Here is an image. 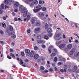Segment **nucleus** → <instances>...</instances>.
Listing matches in <instances>:
<instances>
[{
	"label": "nucleus",
	"mask_w": 79,
	"mask_h": 79,
	"mask_svg": "<svg viewBox=\"0 0 79 79\" xmlns=\"http://www.w3.org/2000/svg\"><path fill=\"white\" fill-rule=\"evenodd\" d=\"M35 31H40V29L39 28H36L35 29Z\"/></svg>",
	"instance_id": "f3484780"
},
{
	"label": "nucleus",
	"mask_w": 79,
	"mask_h": 79,
	"mask_svg": "<svg viewBox=\"0 0 79 79\" xmlns=\"http://www.w3.org/2000/svg\"><path fill=\"white\" fill-rule=\"evenodd\" d=\"M34 12L35 13H37L38 11H39L38 9H34L33 10Z\"/></svg>",
	"instance_id": "b1692460"
},
{
	"label": "nucleus",
	"mask_w": 79,
	"mask_h": 79,
	"mask_svg": "<svg viewBox=\"0 0 79 79\" xmlns=\"http://www.w3.org/2000/svg\"><path fill=\"white\" fill-rule=\"evenodd\" d=\"M55 69L56 71H58V69H57V68L56 67H55Z\"/></svg>",
	"instance_id": "69168bd1"
},
{
	"label": "nucleus",
	"mask_w": 79,
	"mask_h": 79,
	"mask_svg": "<svg viewBox=\"0 0 79 79\" xmlns=\"http://www.w3.org/2000/svg\"><path fill=\"white\" fill-rule=\"evenodd\" d=\"M66 47V44H61L59 45V48H60V49H61V50H63L64 48H65V47Z\"/></svg>",
	"instance_id": "7ed1b4c3"
},
{
	"label": "nucleus",
	"mask_w": 79,
	"mask_h": 79,
	"mask_svg": "<svg viewBox=\"0 0 79 79\" xmlns=\"http://www.w3.org/2000/svg\"><path fill=\"white\" fill-rule=\"evenodd\" d=\"M31 23L32 24H35V19L34 18H33L31 19Z\"/></svg>",
	"instance_id": "ddd939ff"
},
{
	"label": "nucleus",
	"mask_w": 79,
	"mask_h": 79,
	"mask_svg": "<svg viewBox=\"0 0 79 79\" xmlns=\"http://www.w3.org/2000/svg\"><path fill=\"white\" fill-rule=\"evenodd\" d=\"M44 38L46 40H48L49 39V37L47 35H45L44 36Z\"/></svg>",
	"instance_id": "2eb2a0df"
},
{
	"label": "nucleus",
	"mask_w": 79,
	"mask_h": 79,
	"mask_svg": "<svg viewBox=\"0 0 79 79\" xmlns=\"http://www.w3.org/2000/svg\"><path fill=\"white\" fill-rule=\"evenodd\" d=\"M76 51V49H73L71 51H70V55H73L74 52H75Z\"/></svg>",
	"instance_id": "423d86ee"
},
{
	"label": "nucleus",
	"mask_w": 79,
	"mask_h": 79,
	"mask_svg": "<svg viewBox=\"0 0 79 79\" xmlns=\"http://www.w3.org/2000/svg\"><path fill=\"white\" fill-rule=\"evenodd\" d=\"M3 13V10L2 8H0V14H2Z\"/></svg>",
	"instance_id": "2f4dec72"
},
{
	"label": "nucleus",
	"mask_w": 79,
	"mask_h": 79,
	"mask_svg": "<svg viewBox=\"0 0 79 79\" xmlns=\"http://www.w3.org/2000/svg\"><path fill=\"white\" fill-rule=\"evenodd\" d=\"M2 18L3 19H4V20H6V17H2Z\"/></svg>",
	"instance_id": "3c124183"
},
{
	"label": "nucleus",
	"mask_w": 79,
	"mask_h": 79,
	"mask_svg": "<svg viewBox=\"0 0 79 79\" xmlns=\"http://www.w3.org/2000/svg\"><path fill=\"white\" fill-rule=\"evenodd\" d=\"M74 35H76L77 37L79 39V35H77L76 33H74Z\"/></svg>",
	"instance_id": "58836bf2"
},
{
	"label": "nucleus",
	"mask_w": 79,
	"mask_h": 79,
	"mask_svg": "<svg viewBox=\"0 0 79 79\" xmlns=\"http://www.w3.org/2000/svg\"><path fill=\"white\" fill-rule=\"evenodd\" d=\"M48 32H49V33H51V32L52 31V29L50 28H48Z\"/></svg>",
	"instance_id": "aec40b11"
},
{
	"label": "nucleus",
	"mask_w": 79,
	"mask_h": 79,
	"mask_svg": "<svg viewBox=\"0 0 79 79\" xmlns=\"http://www.w3.org/2000/svg\"><path fill=\"white\" fill-rule=\"evenodd\" d=\"M34 4L35 5H37L38 4V1L37 0H35L34 2Z\"/></svg>",
	"instance_id": "4be33fe9"
},
{
	"label": "nucleus",
	"mask_w": 79,
	"mask_h": 79,
	"mask_svg": "<svg viewBox=\"0 0 79 79\" xmlns=\"http://www.w3.org/2000/svg\"><path fill=\"white\" fill-rule=\"evenodd\" d=\"M18 9H15V10H14V11H15V12H18Z\"/></svg>",
	"instance_id": "603ef678"
},
{
	"label": "nucleus",
	"mask_w": 79,
	"mask_h": 79,
	"mask_svg": "<svg viewBox=\"0 0 79 79\" xmlns=\"http://www.w3.org/2000/svg\"><path fill=\"white\" fill-rule=\"evenodd\" d=\"M37 44H41V40H37Z\"/></svg>",
	"instance_id": "393cba45"
},
{
	"label": "nucleus",
	"mask_w": 79,
	"mask_h": 79,
	"mask_svg": "<svg viewBox=\"0 0 79 79\" xmlns=\"http://www.w3.org/2000/svg\"><path fill=\"white\" fill-rule=\"evenodd\" d=\"M14 19L15 21H18V19L16 18H14Z\"/></svg>",
	"instance_id": "49530a36"
},
{
	"label": "nucleus",
	"mask_w": 79,
	"mask_h": 79,
	"mask_svg": "<svg viewBox=\"0 0 79 79\" xmlns=\"http://www.w3.org/2000/svg\"><path fill=\"white\" fill-rule=\"evenodd\" d=\"M39 58V55L35 54L34 56V58L35 60H37Z\"/></svg>",
	"instance_id": "1a4fd4ad"
},
{
	"label": "nucleus",
	"mask_w": 79,
	"mask_h": 79,
	"mask_svg": "<svg viewBox=\"0 0 79 79\" xmlns=\"http://www.w3.org/2000/svg\"><path fill=\"white\" fill-rule=\"evenodd\" d=\"M18 20L19 21H22V20H21V18H18Z\"/></svg>",
	"instance_id": "bf43d9fd"
},
{
	"label": "nucleus",
	"mask_w": 79,
	"mask_h": 79,
	"mask_svg": "<svg viewBox=\"0 0 79 79\" xmlns=\"http://www.w3.org/2000/svg\"><path fill=\"white\" fill-rule=\"evenodd\" d=\"M28 33H30L31 32V30H28L27 31Z\"/></svg>",
	"instance_id": "680f3d73"
},
{
	"label": "nucleus",
	"mask_w": 79,
	"mask_h": 79,
	"mask_svg": "<svg viewBox=\"0 0 79 79\" xmlns=\"http://www.w3.org/2000/svg\"><path fill=\"white\" fill-rule=\"evenodd\" d=\"M36 24L37 26H40V23L39 22H37L36 23Z\"/></svg>",
	"instance_id": "cd10ccee"
},
{
	"label": "nucleus",
	"mask_w": 79,
	"mask_h": 79,
	"mask_svg": "<svg viewBox=\"0 0 79 79\" xmlns=\"http://www.w3.org/2000/svg\"><path fill=\"white\" fill-rule=\"evenodd\" d=\"M58 64L59 65H61V64H63V63L59 62L58 63Z\"/></svg>",
	"instance_id": "864d4df0"
},
{
	"label": "nucleus",
	"mask_w": 79,
	"mask_h": 79,
	"mask_svg": "<svg viewBox=\"0 0 79 79\" xmlns=\"http://www.w3.org/2000/svg\"><path fill=\"white\" fill-rule=\"evenodd\" d=\"M36 8L38 9L39 10L42 8V7L40 5H39L36 7Z\"/></svg>",
	"instance_id": "0eeeda50"
},
{
	"label": "nucleus",
	"mask_w": 79,
	"mask_h": 79,
	"mask_svg": "<svg viewBox=\"0 0 79 79\" xmlns=\"http://www.w3.org/2000/svg\"><path fill=\"white\" fill-rule=\"evenodd\" d=\"M60 61H65L66 60H65V59L63 58H62V59H60Z\"/></svg>",
	"instance_id": "4c0bfd02"
},
{
	"label": "nucleus",
	"mask_w": 79,
	"mask_h": 79,
	"mask_svg": "<svg viewBox=\"0 0 79 79\" xmlns=\"http://www.w3.org/2000/svg\"><path fill=\"white\" fill-rule=\"evenodd\" d=\"M25 52H26L27 55V56H29L30 55L31 51L29 49H26Z\"/></svg>",
	"instance_id": "20e7f679"
},
{
	"label": "nucleus",
	"mask_w": 79,
	"mask_h": 79,
	"mask_svg": "<svg viewBox=\"0 0 79 79\" xmlns=\"http://www.w3.org/2000/svg\"><path fill=\"white\" fill-rule=\"evenodd\" d=\"M64 68H65V69L67 68V65H64Z\"/></svg>",
	"instance_id": "052dcab7"
},
{
	"label": "nucleus",
	"mask_w": 79,
	"mask_h": 79,
	"mask_svg": "<svg viewBox=\"0 0 79 79\" xmlns=\"http://www.w3.org/2000/svg\"><path fill=\"white\" fill-rule=\"evenodd\" d=\"M45 41L41 40V44H45Z\"/></svg>",
	"instance_id": "7c9ffc66"
},
{
	"label": "nucleus",
	"mask_w": 79,
	"mask_h": 79,
	"mask_svg": "<svg viewBox=\"0 0 79 79\" xmlns=\"http://www.w3.org/2000/svg\"><path fill=\"white\" fill-rule=\"evenodd\" d=\"M34 53L33 52H31L30 53V56L31 57H33Z\"/></svg>",
	"instance_id": "a211bd4d"
},
{
	"label": "nucleus",
	"mask_w": 79,
	"mask_h": 79,
	"mask_svg": "<svg viewBox=\"0 0 79 79\" xmlns=\"http://www.w3.org/2000/svg\"><path fill=\"white\" fill-rule=\"evenodd\" d=\"M41 47L43 48H46V46L45 44H42L41 45Z\"/></svg>",
	"instance_id": "c85d7f7f"
},
{
	"label": "nucleus",
	"mask_w": 79,
	"mask_h": 79,
	"mask_svg": "<svg viewBox=\"0 0 79 79\" xmlns=\"http://www.w3.org/2000/svg\"><path fill=\"white\" fill-rule=\"evenodd\" d=\"M39 2L40 5H41V4H42V1H40Z\"/></svg>",
	"instance_id": "13d9d810"
},
{
	"label": "nucleus",
	"mask_w": 79,
	"mask_h": 79,
	"mask_svg": "<svg viewBox=\"0 0 79 79\" xmlns=\"http://www.w3.org/2000/svg\"><path fill=\"white\" fill-rule=\"evenodd\" d=\"M39 15L40 17H43V16H44V14L43 13H39Z\"/></svg>",
	"instance_id": "4468645a"
},
{
	"label": "nucleus",
	"mask_w": 79,
	"mask_h": 79,
	"mask_svg": "<svg viewBox=\"0 0 79 79\" xmlns=\"http://www.w3.org/2000/svg\"><path fill=\"white\" fill-rule=\"evenodd\" d=\"M10 55L13 58H15V56L14 54H13V53H10Z\"/></svg>",
	"instance_id": "412c9836"
},
{
	"label": "nucleus",
	"mask_w": 79,
	"mask_h": 79,
	"mask_svg": "<svg viewBox=\"0 0 79 79\" xmlns=\"http://www.w3.org/2000/svg\"><path fill=\"white\" fill-rule=\"evenodd\" d=\"M64 73H66V69H64Z\"/></svg>",
	"instance_id": "774afa93"
},
{
	"label": "nucleus",
	"mask_w": 79,
	"mask_h": 79,
	"mask_svg": "<svg viewBox=\"0 0 79 79\" xmlns=\"http://www.w3.org/2000/svg\"><path fill=\"white\" fill-rule=\"evenodd\" d=\"M48 35H49V37H52V34L50 33L48 34Z\"/></svg>",
	"instance_id": "09e8293b"
},
{
	"label": "nucleus",
	"mask_w": 79,
	"mask_h": 79,
	"mask_svg": "<svg viewBox=\"0 0 79 79\" xmlns=\"http://www.w3.org/2000/svg\"><path fill=\"white\" fill-rule=\"evenodd\" d=\"M57 61V57H55L54 58V61L56 62Z\"/></svg>",
	"instance_id": "c03bdc74"
},
{
	"label": "nucleus",
	"mask_w": 79,
	"mask_h": 79,
	"mask_svg": "<svg viewBox=\"0 0 79 79\" xmlns=\"http://www.w3.org/2000/svg\"><path fill=\"white\" fill-rule=\"evenodd\" d=\"M8 8V7L6 5H5V9H6V8Z\"/></svg>",
	"instance_id": "4d7b16f0"
},
{
	"label": "nucleus",
	"mask_w": 79,
	"mask_h": 79,
	"mask_svg": "<svg viewBox=\"0 0 79 79\" xmlns=\"http://www.w3.org/2000/svg\"><path fill=\"white\" fill-rule=\"evenodd\" d=\"M40 70L42 71L44 70L45 69V68L43 66H41L40 68Z\"/></svg>",
	"instance_id": "5701e85b"
},
{
	"label": "nucleus",
	"mask_w": 79,
	"mask_h": 79,
	"mask_svg": "<svg viewBox=\"0 0 79 79\" xmlns=\"http://www.w3.org/2000/svg\"><path fill=\"white\" fill-rule=\"evenodd\" d=\"M75 42L76 43H77V42H78V40L75 39Z\"/></svg>",
	"instance_id": "0e129e2a"
},
{
	"label": "nucleus",
	"mask_w": 79,
	"mask_h": 79,
	"mask_svg": "<svg viewBox=\"0 0 79 79\" xmlns=\"http://www.w3.org/2000/svg\"><path fill=\"white\" fill-rule=\"evenodd\" d=\"M28 12V11H27V10H26V11L24 12L23 16L24 17H26L27 16V15Z\"/></svg>",
	"instance_id": "9b49d317"
},
{
	"label": "nucleus",
	"mask_w": 79,
	"mask_h": 79,
	"mask_svg": "<svg viewBox=\"0 0 79 79\" xmlns=\"http://www.w3.org/2000/svg\"><path fill=\"white\" fill-rule=\"evenodd\" d=\"M13 30V27L10 26L9 28L7 29L6 32L8 33L9 35H12L13 34H15V32H13V33L10 32V31H12Z\"/></svg>",
	"instance_id": "f257e3e1"
},
{
	"label": "nucleus",
	"mask_w": 79,
	"mask_h": 79,
	"mask_svg": "<svg viewBox=\"0 0 79 79\" xmlns=\"http://www.w3.org/2000/svg\"><path fill=\"white\" fill-rule=\"evenodd\" d=\"M37 38L38 39H40L42 38V36L40 35H38L37 37Z\"/></svg>",
	"instance_id": "bb28decb"
},
{
	"label": "nucleus",
	"mask_w": 79,
	"mask_h": 79,
	"mask_svg": "<svg viewBox=\"0 0 79 79\" xmlns=\"http://www.w3.org/2000/svg\"><path fill=\"white\" fill-rule=\"evenodd\" d=\"M77 67L74 66L73 68V72H75L77 70Z\"/></svg>",
	"instance_id": "dca6fc26"
},
{
	"label": "nucleus",
	"mask_w": 79,
	"mask_h": 79,
	"mask_svg": "<svg viewBox=\"0 0 79 79\" xmlns=\"http://www.w3.org/2000/svg\"><path fill=\"white\" fill-rule=\"evenodd\" d=\"M61 35V34H57V33H56V35L55 36L56 37H60Z\"/></svg>",
	"instance_id": "6ab92c4d"
},
{
	"label": "nucleus",
	"mask_w": 79,
	"mask_h": 79,
	"mask_svg": "<svg viewBox=\"0 0 79 79\" xmlns=\"http://www.w3.org/2000/svg\"><path fill=\"white\" fill-rule=\"evenodd\" d=\"M42 10L44 11H45V10H46V8L45 7H43L42 9Z\"/></svg>",
	"instance_id": "37998d69"
},
{
	"label": "nucleus",
	"mask_w": 79,
	"mask_h": 79,
	"mask_svg": "<svg viewBox=\"0 0 79 79\" xmlns=\"http://www.w3.org/2000/svg\"><path fill=\"white\" fill-rule=\"evenodd\" d=\"M45 29H47V28H48V24H47V23H46L45 25Z\"/></svg>",
	"instance_id": "473e14b6"
},
{
	"label": "nucleus",
	"mask_w": 79,
	"mask_h": 79,
	"mask_svg": "<svg viewBox=\"0 0 79 79\" xmlns=\"http://www.w3.org/2000/svg\"><path fill=\"white\" fill-rule=\"evenodd\" d=\"M26 9V8H24L23 6L22 5H20L19 7V10L22 13H23L26 11H27Z\"/></svg>",
	"instance_id": "f03ea898"
},
{
	"label": "nucleus",
	"mask_w": 79,
	"mask_h": 79,
	"mask_svg": "<svg viewBox=\"0 0 79 79\" xmlns=\"http://www.w3.org/2000/svg\"><path fill=\"white\" fill-rule=\"evenodd\" d=\"M18 6H19V3L18 2H16L14 5V8H18Z\"/></svg>",
	"instance_id": "6e6552de"
},
{
	"label": "nucleus",
	"mask_w": 79,
	"mask_h": 79,
	"mask_svg": "<svg viewBox=\"0 0 79 79\" xmlns=\"http://www.w3.org/2000/svg\"><path fill=\"white\" fill-rule=\"evenodd\" d=\"M49 71H51V72H52L53 71V69H49Z\"/></svg>",
	"instance_id": "338daca9"
},
{
	"label": "nucleus",
	"mask_w": 79,
	"mask_h": 79,
	"mask_svg": "<svg viewBox=\"0 0 79 79\" xmlns=\"http://www.w3.org/2000/svg\"><path fill=\"white\" fill-rule=\"evenodd\" d=\"M53 51H54V52H57V50H56V49H53Z\"/></svg>",
	"instance_id": "79ce46f5"
},
{
	"label": "nucleus",
	"mask_w": 79,
	"mask_h": 79,
	"mask_svg": "<svg viewBox=\"0 0 79 79\" xmlns=\"http://www.w3.org/2000/svg\"><path fill=\"white\" fill-rule=\"evenodd\" d=\"M4 24L5 25L4 28H5V27H6V24H5V23H2V26L3 27H4Z\"/></svg>",
	"instance_id": "c756f323"
},
{
	"label": "nucleus",
	"mask_w": 79,
	"mask_h": 79,
	"mask_svg": "<svg viewBox=\"0 0 79 79\" xmlns=\"http://www.w3.org/2000/svg\"><path fill=\"white\" fill-rule=\"evenodd\" d=\"M12 37L13 39H15L16 37V36L15 35L13 34L12 35Z\"/></svg>",
	"instance_id": "a878e982"
},
{
	"label": "nucleus",
	"mask_w": 79,
	"mask_h": 79,
	"mask_svg": "<svg viewBox=\"0 0 79 79\" xmlns=\"http://www.w3.org/2000/svg\"><path fill=\"white\" fill-rule=\"evenodd\" d=\"M31 18V14H28L27 17V21H29Z\"/></svg>",
	"instance_id": "39448f33"
},
{
	"label": "nucleus",
	"mask_w": 79,
	"mask_h": 79,
	"mask_svg": "<svg viewBox=\"0 0 79 79\" xmlns=\"http://www.w3.org/2000/svg\"><path fill=\"white\" fill-rule=\"evenodd\" d=\"M21 55L22 56H24V52H22L21 53Z\"/></svg>",
	"instance_id": "a19ab883"
},
{
	"label": "nucleus",
	"mask_w": 79,
	"mask_h": 79,
	"mask_svg": "<svg viewBox=\"0 0 79 79\" xmlns=\"http://www.w3.org/2000/svg\"><path fill=\"white\" fill-rule=\"evenodd\" d=\"M0 33L1 34H3V32L2 30H0Z\"/></svg>",
	"instance_id": "8fccbe9b"
},
{
	"label": "nucleus",
	"mask_w": 79,
	"mask_h": 79,
	"mask_svg": "<svg viewBox=\"0 0 79 79\" xmlns=\"http://www.w3.org/2000/svg\"><path fill=\"white\" fill-rule=\"evenodd\" d=\"M10 52H13V50L12 49H10Z\"/></svg>",
	"instance_id": "6e6d98bb"
},
{
	"label": "nucleus",
	"mask_w": 79,
	"mask_h": 79,
	"mask_svg": "<svg viewBox=\"0 0 79 79\" xmlns=\"http://www.w3.org/2000/svg\"><path fill=\"white\" fill-rule=\"evenodd\" d=\"M1 8L3 9H4V4H2L1 5Z\"/></svg>",
	"instance_id": "c9c22d12"
},
{
	"label": "nucleus",
	"mask_w": 79,
	"mask_h": 79,
	"mask_svg": "<svg viewBox=\"0 0 79 79\" xmlns=\"http://www.w3.org/2000/svg\"><path fill=\"white\" fill-rule=\"evenodd\" d=\"M7 58L9 59H11V56H7Z\"/></svg>",
	"instance_id": "a18cd8bd"
},
{
	"label": "nucleus",
	"mask_w": 79,
	"mask_h": 79,
	"mask_svg": "<svg viewBox=\"0 0 79 79\" xmlns=\"http://www.w3.org/2000/svg\"><path fill=\"white\" fill-rule=\"evenodd\" d=\"M72 47H73V45L71 44H69L68 46H67V48L68 49H71V48H72Z\"/></svg>",
	"instance_id": "9d476101"
},
{
	"label": "nucleus",
	"mask_w": 79,
	"mask_h": 79,
	"mask_svg": "<svg viewBox=\"0 0 79 79\" xmlns=\"http://www.w3.org/2000/svg\"><path fill=\"white\" fill-rule=\"evenodd\" d=\"M56 55V54H55V53H54L52 54L51 55V56H55Z\"/></svg>",
	"instance_id": "f704fd0d"
},
{
	"label": "nucleus",
	"mask_w": 79,
	"mask_h": 79,
	"mask_svg": "<svg viewBox=\"0 0 79 79\" xmlns=\"http://www.w3.org/2000/svg\"><path fill=\"white\" fill-rule=\"evenodd\" d=\"M5 4H7L8 3V1L7 0H6L5 1Z\"/></svg>",
	"instance_id": "72a5a7b5"
},
{
	"label": "nucleus",
	"mask_w": 79,
	"mask_h": 79,
	"mask_svg": "<svg viewBox=\"0 0 79 79\" xmlns=\"http://www.w3.org/2000/svg\"><path fill=\"white\" fill-rule=\"evenodd\" d=\"M34 2H32L30 4V6L31 8H33V7H34Z\"/></svg>",
	"instance_id": "f8f14e48"
},
{
	"label": "nucleus",
	"mask_w": 79,
	"mask_h": 79,
	"mask_svg": "<svg viewBox=\"0 0 79 79\" xmlns=\"http://www.w3.org/2000/svg\"><path fill=\"white\" fill-rule=\"evenodd\" d=\"M48 50L49 53H52V50L50 49H48Z\"/></svg>",
	"instance_id": "de8ad7c7"
},
{
	"label": "nucleus",
	"mask_w": 79,
	"mask_h": 79,
	"mask_svg": "<svg viewBox=\"0 0 79 79\" xmlns=\"http://www.w3.org/2000/svg\"><path fill=\"white\" fill-rule=\"evenodd\" d=\"M69 42H72V41H71V39L70 38H69Z\"/></svg>",
	"instance_id": "e2e57ef3"
},
{
	"label": "nucleus",
	"mask_w": 79,
	"mask_h": 79,
	"mask_svg": "<svg viewBox=\"0 0 79 79\" xmlns=\"http://www.w3.org/2000/svg\"><path fill=\"white\" fill-rule=\"evenodd\" d=\"M0 44H3V43H4V42L3 41H0Z\"/></svg>",
	"instance_id": "5fc2aeb1"
},
{
	"label": "nucleus",
	"mask_w": 79,
	"mask_h": 79,
	"mask_svg": "<svg viewBox=\"0 0 79 79\" xmlns=\"http://www.w3.org/2000/svg\"><path fill=\"white\" fill-rule=\"evenodd\" d=\"M19 61L20 62L21 64H24V62L23 61V60L21 59L19 60Z\"/></svg>",
	"instance_id": "e433bc0d"
},
{
	"label": "nucleus",
	"mask_w": 79,
	"mask_h": 79,
	"mask_svg": "<svg viewBox=\"0 0 79 79\" xmlns=\"http://www.w3.org/2000/svg\"><path fill=\"white\" fill-rule=\"evenodd\" d=\"M34 49L35 50H37L38 49V47L37 46H35L34 47Z\"/></svg>",
	"instance_id": "ea45409f"
}]
</instances>
